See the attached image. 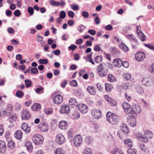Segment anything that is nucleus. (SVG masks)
Wrapping results in <instances>:
<instances>
[{
  "instance_id": "2f4dec72",
  "label": "nucleus",
  "mask_w": 154,
  "mask_h": 154,
  "mask_svg": "<svg viewBox=\"0 0 154 154\" xmlns=\"http://www.w3.org/2000/svg\"><path fill=\"white\" fill-rule=\"evenodd\" d=\"M139 149L143 152H145L147 150V148L146 145L142 143H140L139 146Z\"/></svg>"
},
{
  "instance_id": "8fccbe9b",
  "label": "nucleus",
  "mask_w": 154,
  "mask_h": 154,
  "mask_svg": "<svg viewBox=\"0 0 154 154\" xmlns=\"http://www.w3.org/2000/svg\"><path fill=\"white\" fill-rule=\"evenodd\" d=\"M124 77L126 80H130L131 78V74L128 73H126L124 74Z\"/></svg>"
},
{
  "instance_id": "6e6552de",
  "label": "nucleus",
  "mask_w": 154,
  "mask_h": 154,
  "mask_svg": "<svg viewBox=\"0 0 154 154\" xmlns=\"http://www.w3.org/2000/svg\"><path fill=\"white\" fill-rule=\"evenodd\" d=\"M70 109L67 105L64 104L60 106V112L62 114H68L69 112Z\"/></svg>"
},
{
  "instance_id": "de8ad7c7",
  "label": "nucleus",
  "mask_w": 154,
  "mask_h": 154,
  "mask_svg": "<svg viewBox=\"0 0 154 154\" xmlns=\"http://www.w3.org/2000/svg\"><path fill=\"white\" fill-rule=\"evenodd\" d=\"M136 90L139 94H142L144 92L143 88L140 86H137L136 88Z\"/></svg>"
},
{
  "instance_id": "cd10ccee",
  "label": "nucleus",
  "mask_w": 154,
  "mask_h": 154,
  "mask_svg": "<svg viewBox=\"0 0 154 154\" xmlns=\"http://www.w3.org/2000/svg\"><path fill=\"white\" fill-rule=\"evenodd\" d=\"M32 109L34 111L38 110L41 108V106L40 104L38 103H35L32 106Z\"/></svg>"
},
{
  "instance_id": "a19ab883",
  "label": "nucleus",
  "mask_w": 154,
  "mask_h": 154,
  "mask_svg": "<svg viewBox=\"0 0 154 154\" xmlns=\"http://www.w3.org/2000/svg\"><path fill=\"white\" fill-rule=\"evenodd\" d=\"M100 44L99 45H95L94 46V50L96 52H100L102 51V50L100 48Z\"/></svg>"
},
{
  "instance_id": "c03bdc74",
  "label": "nucleus",
  "mask_w": 154,
  "mask_h": 154,
  "mask_svg": "<svg viewBox=\"0 0 154 154\" xmlns=\"http://www.w3.org/2000/svg\"><path fill=\"white\" fill-rule=\"evenodd\" d=\"M17 119V115L15 114H14L9 118V120L12 123L15 122Z\"/></svg>"
},
{
  "instance_id": "338daca9",
  "label": "nucleus",
  "mask_w": 154,
  "mask_h": 154,
  "mask_svg": "<svg viewBox=\"0 0 154 154\" xmlns=\"http://www.w3.org/2000/svg\"><path fill=\"white\" fill-rule=\"evenodd\" d=\"M70 85L73 87H76L77 86V83L75 80H72L70 83Z\"/></svg>"
},
{
  "instance_id": "9d476101",
  "label": "nucleus",
  "mask_w": 154,
  "mask_h": 154,
  "mask_svg": "<svg viewBox=\"0 0 154 154\" xmlns=\"http://www.w3.org/2000/svg\"><path fill=\"white\" fill-rule=\"evenodd\" d=\"M145 57V54L143 52H139L135 54V58L136 60L139 62L142 61Z\"/></svg>"
},
{
  "instance_id": "ea45409f",
  "label": "nucleus",
  "mask_w": 154,
  "mask_h": 154,
  "mask_svg": "<svg viewBox=\"0 0 154 154\" xmlns=\"http://www.w3.org/2000/svg\"><path fill=\"white\" fill-rule=\"evenodd\" d=\"M103 58L100 56H97L94 59V61L97 63H99L102 61Z\"/></svg>"
},
{
  "instance_id": "473e14b6",
  "label": "nucleus",
  "mask_w": 154,
  "mask_h": 154,
  "mask_svg": "<svg viewBox=\"0 0 154 154\" xmlns=\"http://www.w3.org/2000/svg\"><path fill=\"white\" fill-rule=\"evenodd\" d=\"M119 47L124 52H127L129 50L128 48L124 43H122L119 45Z\"/></svg>"
},
{
  "instance_id": "393cba45",
  "label": "nucleus",
  "mask_w": 154,
  "mask_h": 154,
  "mask_svg": "<svg viewBox=\"0 0 154 154\" xmlns=\"http://www.w3.org/2000/svg\"><path fill=\"white\" fill-rule=\"evenodd\" d=\"M111 154H123L122 150L119 148H115L111 152Z\"/></svg>"
},
{
  "instance_id": "49530a36",
  "label": "nucleus",
  "mask_w": 154,
  "mask_h": 154,
  "mask_svg": "<svg viewBox=\"0 0 154 154\" xmlns=\"http://www.w3.org/2000/svg\"><path fill=\"white\" fill-rule=\"evenodd\" d=\"M80 113L78 112H75L72 114V118L74 119H77L79 118Z\"/></svg>"
},
{
  "instance_id": "f257e3e1",
  "label": "nucleus",
  "mask_w": 154,
  "mask_h": 154,
  "mask_svg": "<svg viewBox=\"0 0 154 154\" xmlns=\"http://www.w3.org/2000/svg\"><path fill=\"white\" fill-rule=\"evenodd\" d=\"M106 118L107 121L112 125L117 124L119 119V117L118 115L109 112L106 113Z\"/></svg>"
},
{
  "instance_id": "c756f323",
  "label": "nucleus",
  "mask_w": 154,
  "mask_h": 154,
  "mask_svg": "<svg viewBox=\"0 0 154 154\" xmlns=\"http://www.w3.org/2000/svg\"><path fill=\"white\" fill-rule=\"evenodd\" d=\"M54 154H66V152L62 148H58L54 151Z\"/></svg>"
},
{
  "instance_id": "f704fd0d",
  "label": "nucleus",
  "mask_w": 154,
  "mask_h": 154,
  "mask_svg": "<svg viewBox=\"0 0 154 154\" xmlns=\"http://www.w3.org/2000/svg\"><path fill=\"white\" fill-rule=\"evenodd\" d=\"M53 112V109L51 108H46L44 109L45 113L47 115H51Z\"/></svg>"
},
{
  "instance_id": "864d4df0",
  "label": "nucleus",
  "mask_w": 154,
  "mask_h": 154,
  "mask_svg": "<svg viewBox=\"0 0 154 154\" xmlns=\"http://www.w3.org/2000/svg\"><path fill=\"white\" fill-rule=\"evenodd\" d=\"M71 7L74 11H77L79 9V5L77 4H72L71 5Z\"/></svg>"
},
{
  "instance_id": "3c124183",
  "label": "nucleus",
  "mask_w": 154,
  "mask_h": 154,
  "mask_svg": "<svg viewBox=\"0 0 154 154\" xmlns=\"http://www.w3.org/2000/svg\"><path fill=\"white\" fill-rule=\"evenodd\" d=\"M38 62L41 64H46L48 63V60L46 59H40L38 60Z\"/></svg>"
},
{
  "instance_id": "e2e57ef3",
  "label": "nucleus",
  "mask_w": 154,
  "mask_h": 154,
  "mask_svg": "<svg viewBox=\"0 0 154 154\" xmlns=\"http://www.w3.org/2000/svg\"><path fill=\"white\" fill-rule=\"evenodd\" d=\"M9 114V113L7 110H0V114L1 115L7 116Z\"/></svg>"
},
{
  "instance_id": "5701e85b",
  "label": "nucleus",
  "mask_w": 154,
  "mask_h": 154,
  "mask_svg": "<svg viewBox=\"0 0 154 154\" xmlns=\"http://www.w3.org/2000/svg\"><path fill=\"white\" fill-rule=\"evenodd\" d=\"M134 114L137 113H139L141 112L140 107L138 105H134L132 106Z\"/></svg>"
},
{
  "instance_id": "4be33fe9",
  "label": "nucleus",
  "mask_w": 154,
  "mask_h": 154,
  "mask_svg": "<svg viewBox=\"0 0 154 154\" xmlns=\"http://www.w3.org/2000/svg\"><path fill=\"white\" fill-rule=\"evenodd\" d=\"M15 137L17 140H20L22 137L23 133L21 131L18 130L15 132L14 134Z\"/></svg>"
},
{
  "instance_id": "20e7f679",
  "label": "nucleus",
  "mask_w": 154,
  "mask_h": 154,
  "mask_svg": "<svg viewBox=\"0 0 154 154\" xmlns=\"http://www.w3.org/2000/svg\"><path fill=\"white\" fill-rule=\"evenodd\" d=\"M56 142L59 145H61L64 143L65 141V139L63 135L61 134H58L56 137L55 140Z\"/></svg>"
},
{
  "instance_id": "13d9d810",
  "label": "nucleus",
  "mask_w": 154,
  "mask_h": 154,
  "mask_svg": "<svg viewBox=\"0 0 154 154\" xmlns=\"http://www.w3.org/2000/svg\"><path fill=\"white\" fill-rule=\"evenodd\" d=\"M66 16V13L65 11H60V17L61 19H64Z\"/></svg>"
},
{
  "instance_id": "bf43d9fd",
  "label": "nucleus",
  "mask_w": 154,
  "mask_h": 154,
  "mask_svg": "<svg viewBox=\"0 0 154 154\" xmlns=\"http://www.w3.org/2000/svg\"><path fill=\"white\" fill-rule=\"evenodd\" d=\"M14 141H11L8 142V146L10 149H13L14 147Z\"/></svg>"
},
{
  "instance_id": "f03ea898",
  "label": "nucleus",
  "mask_w": 154,
  "mask_h": 154,
  "mask_svg": "<svg viewBox=\"0 0 154 154\" xmlns=\"http://www.w3.org/2000/svg\"><path fill=\"white\" fill-rule=\"evenodd\" d=\"M123 127L117 132V135L121 139L129 133V130L125 124H123Z\"/></svg>"
},
{
  "instance_id": "69168bd1",
  "label": "nucleus",
  "mask_w": 154,
  "mask_h": 154,
  "mask_svg": "<svg viewBox=\"0 0 154 154\" xmlns=\"http://www.w3.org/2000/svg\"><path fill=\"white\" fill-rule=\"evenodd\" d=\"M51 53L56 56L59 55L61 53V51L60 50H57L55 51H53Z\"/></svg>"
},
{
  "instance_id": "7ed1b4c3",
  "label": "nucleus",
  "mask_w": 154,
  "mask_h": 154,
  "mask_svg": "<svg viewBox=\"0 0 154 154\" xmlns=\"http://www.w3.org/2000/svg\"><path fill=\"white\" fill-rule=\"evenodd\" d=\"M32 140L35 144L36 145H39L43 143L44 139L41 135L37 134L33 136Z\"/></svg>"
},
{
  "instance_id": "6ab92c4d",
  "label": "nucleus",
  "mask_w": 154,
  "mask_h": 154,
  "mask_svg": "<svg viewBox=\"0 0 154 154\" xmlns=\"http://www.w3.org/2000/svg\"><path fill=\"white\" fill-rule=\"evenodd\" d=\"M113 63L114 65L117 67H121L122 65V61L120 59H115L113 61Z\"/></svg>"
},
{
  "instance_id": "e433bc0d",
  "label": "nucleus",
  "mask_w": 154,
  "mask_h": 154,
  "mask_svg": "<svg viewBox=\"0 0 154 154\" xmlns=\"http://www.w3.org/2000/svg\"><path fill=\"white\" fill-rule=\"evenodd\" d=\"M133 84L131 82H127L124 85L123 88L125 90L130 88L133 86Z\"/></svg>"
},
{
  "instance_id": "aec40b11",
  "label": "nucleus",
  "mask_w": 154,
  "mask_h": 154,
  "mask_svg": "<svg viewBox=\"0 0 154 154\" xmlns=\"http://www.w3.org/2000/svg\"><path fill=\"white\" fill-rule=\"evenodd\" d=\"M21 129L26 133H28L30 131V129L27 123H24L21 125Z\"/></svg>"
},
{
  "instance_id": "72a5a7b5",
  "label": "nucleus",
  "mask_w": 154,
  "mask_h": 154,
  "mask_svg": "<svg viewBox=\"0 0 154 154\" xmlns=\"http://www.w3.org/2000/svg\"><path fill=\"white\" fill-rule=\"evenodd\" d=\"M122 106L125 112H128L129 111L128 110L131 106L127 102L124 103L122 104Z\"/></svg>"
},
{
  "instance_id": "5fc2aeb1",
  "label": "nucleus",
  "mask_w": 154,
  "mask_h": 154,
  "mask_svg": "<svg viewBox=\"0 0 154 154\" xmlns=\"http://www.w3.org/2000/svg\"><path fill=\"white\" fill-rule=\"evenodd\" d=\"M143 45L145 46L148 48L149 49L154 50V45H153L150 44H144Z\"/></svg>"
},
{
  "instance_id": "c85d7f7f",
  "label": "nucleus",
  "mask_w": 154,
  "mask_h": 154,
  "mask_svg": "<svg viewBox=\"0 0 154 154\" xmlns=\"http://www.w3.org/2000/svg\"><path fill=\"white\" fill-rule=\"evenodd\" d=\"M87 90L88 92L91 94L94 95L95 94V90L92 86H88Z\"/></svg>"
},
{
  "instance_id": "2eb2a0df",
  "label": "nucleus",
  "mask_w": 154,
  "mask_h": 154,
  "mask_svg": "<svg viewBox=\"0 0 154 154\" xmlns=\"http://www.w3.org/2000/svg\"><path fill=\"white\" fill-rule=\"evenodd\" d=\"M104 98L106 101L109 103L112 106H115L116 105V102L114 100L110 97L108 95H105Z\"/></svg>"
},
{
  "instance_id": "7c9ffc66",
  "label": "nucleus",
  "mask_w": 154,
  "mask_h": 154,
  "mask_svg": "<svg viewBox=\"0 0 154 154\" xmlns=\"http://www.w3.org/2000/svg\"><path fill=\"white\" fill-rule=\"evenodd\" d=\"M140 32L137 34V35L140 39L143 42L146 40V36L145 35L141 32V30H139Z\"/></svg>"
},
{
  "instance_id": "dca6fc26",
  "label": "nucleus",
  "mask_w": 154,
  "mask_h": 154,
  "mask_svg": "<svg viewBox=\"0 0 154 154\" xmlns=\"http://www.w3.org/2000/svg\"><path fill=\"white\" fill-rule=\"evenodd\" d=\"M128 122L130 125L132 127H135L137 125L136 119L135 117L134 116H132L129 118Z\"/></svg>"
},
{
  "instance_id": "c9c22d12",
  "label": "nucleus",
  "mask_w": 154,
  "mask_h": 154,
  "mask_svg": "<svg viewBox=\"0 0 154 154\" xmlns=\"http://www.w3.org/2000/svg\"><path fill=\"white\" fill-rule=\"evenodd\" d=\"M144 134H145L146 137L149 138H152L153 137V134L152 132L148 130H146Z\"/></svg>"
},
{
  "instance_id": "4468645a",
  "label": "nucleus",
  "mask_w": 154,
  "mask_h": 154,
  "mask_svg": "<svg viewBox=\"0 0 154 154\" xmlns=\"http://www.w3.org/2000/svg\"><path fill=\"white\" fill-rule=\"evenodd\" d=\"M137 137L138 140L140 141L143 142L144 143H147L148 141V140L146 137L142 134L139 133L137 135Z\"/></svg>"
},
{
  "instance_id": "423d86ee",
  "label": "nucleus",
  "mask_w": 154,
  "mask_h": 154,
  "mask_svg": "<svg viewBox=\"0 0 154 154\" xmlns=\"http://www.w3.org/2000/svg\"><path fill=\"white\" fill-rule=\"evenodd\" d=\"M103 64H100L98 66L97 71L99 75L101 77H103L107 74V70L105 69L103 67Z\"/></svg>"
},
{
  "instance_id": "58836bf2",
  "label": "nucleus",
  "mask_w": 154,
  "mask_h": 154,
  "mask_svg": "<svg viewBox=\"0 0 154 154\" xmlns=\"http://www.w3.org/2000/svg\"><path fill=\"white\" fill-rule=\"evenodd\" d=\"M125 143L127 145V146L130 147L132 146L133 145V143L130 139H127L125 140Z\"/></svg>"
},
{
  "instance_id": "052dcab7",
  "label": "nucleus",
  "mask_w": 154,
  "mask_h": 154,
  "mask_svg": "<svg viewBox=\"0 0 154 154\" xmlns=\"http://www.w3.org/2000/svg\"><path fill=\"white\" fill-rule=\"evenodd\" d=\"M97 86L98 90L100 91H102L103 90V88L102 85L100 83H97Z\"/></svg>"
},
{
  "instance_id": "603ef678",
  "label": "nucleus",
  "mask_w": 154,
  "mask_h": 154,
  "mask_svg": "<svg viewBox=\"0 0 154 154\" xmlns=\"http://www.w3.org/2000/svg\"><path fill=\"white\" fill-rule=\"evenodd\" d=\"M26 146L27 149L30 152H31L32 151V148L31 143L30 142H27L26 144Z\"/></svg>"
},
{
  "instance_id": "f8f14e48",
  "label": "nucleus",
  "mask_w": 154,
  "mask_h": 154,
  "mask_svg": "<svg viewBox=\"0 0 154 154\" xmlns=\"http://www.w3.org/2000/svg\"><path fill=\"white\" fill-rule=\"evenodd\" d=\"M63 100V97L60 95H58L54 97L53 99L54 103L57 104H60Z\"/></svg>"
},
{
  "instance_id": "680f3d73",
  "label": "nucleus",
  "mask_w": 154,
  "mask_h": 154,
  "mask_svg": "<svg viewBox=\"0 0 154 154\" xmlns=\"http://www.w3.org/2000/svg\"><path fill=\"white\" fill-rule=\"evenodd\" d=\"M27 11L30 16H32L33 14L34 10L32 7H28Z\"/></svg>"
},
{
  "instance_id": "6e6d98bb",
  "label": "nucleus",
  "mask_w": 154,
  "mask_h": 154,
  "mask_svg": "<svg viewBox=\"0 0 154 154\" xmlns=\"http://www.w3.org/2000/svg\"><path fill=\"white\" fill-rule=\"evenodd\" d=\"M26 86L27 87H30L32 85V82L29 80L27 79L25 81Z\"/></svg>"
},
{
  "instance_id": "412c9836",
  "label": "nucleus",
  "mask_w": 154,
  "mask_h": 154,
  "mask_svg": "<svg viewBox=\"0 0 154 154\" xmlns=\"http://www.w3.org/2000/svg\"><path fill=\"white\" fill-rule=\"evenodd\" d=\"M59 126L60 129L65 130L67 128V123L65 121H60L59 122Z\"/></svg>"
},
{
  "instance_id": "09e8293b",
  "label": "nucleus",
  "mask_w": 154,
  "mask_h": 154,
  "mask_svg": "<svg viewBox=\"0 0 154 154\" xmlns=\"http://www.w3.org/2000/svg\"><path fill=\"white\" fill-rule=\"evenodd\" d=\"M137 152V150L135 149H129L128 150V154H136Z\"/></svg>"
},
{
  "instance_id": "a211bd4d",
  "label": "nucleus",
  "mask_w": 154,
  "mask_h": 154,
  "mask_svg": "<svg viewBox=\"0 0 154 154\" xmlns=\"http://www.w3.org/2000/svg\"><path fill=\"white\" fill-rule=\"evenodd\" d=\"M7 150L6 145L5 142L3 140H0V152L4 153Z\"/></svg>"
},
{
  "instance_id": "0eeeda50",
  "label": "nucleus",
  "mask_w": 154,
  "mask_h": 154,
  "mask_svg": "<svg viewBox=\"0 0 154 154\" xmlns=\"http://www.w3.org/2000/svg\"><path fill=\"white\" fill-rule=\"evenodd\" d=\"M91 113L92 116L96 119H99L101 117V112L99 109H92L91 110Z\"/></svg>"
},
{
  "instance_id": "9b49d317",
  "label": "nucleus",
  "mask_w": 154,
  "mask_h": 154,
  "mask_svg": "<svg viewBox=\"0 0 154 154\" xmlns=\"http://www.w3.org/2000/svg\"><path fill=\"white\" fill-rule=\"evenodd\" d=\"M79 109L80 112L82 113H85L88 110V106L84 104H80L78 105Z\"/></svg>"
},
{
  "instance_id": "39448f33",
  "label": "nucleus",
  "mask_w": 154,
  "mask_h": 154,
  "mask_svg": "<svg viewBox=\"0 0 154 154\" xmlns=\"http://www.w3.org/2000/svg\"><path fill=\"white\" fill-rule=\"evenodd\" d=\"M82 137L79 135H77L73 139V143L75 146L78 147L82 144Z\"/></svg>"
},
{
  "instance_id": "4c0bfd02",
  "label": "nucleus",
  "mask_w": 154,
  "mask_h": 154,
  "mask_svg": "<svg viewBox=\"0 0 154 154\" xmlns=\"http://www.w3.org/2000/svg\"><path fill=\"white\" fill-rule=\"evenodd\" d=\"M108 80L111 82H113L116 81V78L111 74H109L108 75Z\"/></svg>"
},
{
  "instance_id": "774afa93",
  "label": "nucleus",
  "mask_w": 154,
  "mask_h": 154,
  "mask_svg": "<svg viewBox=\"0 0 154 154\" xmlns=\"http://www.w3.org/2000/svg\"><path fill=\"white\" fill-rule=\"evenodd\" d=\"M149 70L151 73H154V62L151 65L150 67Z\"/></svg>"
},
{
  "instance_id": "79ce46f5",
  "label": "nucleus",
  "mask_w": 154,
  "mask_h": 154,
  "mask_svg": "<svg viewBox=\"0 0 154 154\" xmlns=\"http://www.w3.org/2000/svg\"><path fill=\"white\" fill-rule=\"evenodd\" d=\"M74 133V130L72 128H70L69 129L68 133V136L69 137H72L73 136Z\"/></svg>"
},
{
  "instance_id": "0e129e2a",
  "label": "nucleus",
  "mask_w": 154,
  "mask_h": 154,
  "mask_svg": "<svg viewBox=\"0 0 154 154\" xmlns=\"http://www.w3.org/2000/svg\"><path fill=\"white\" fill-rule=\"evenodd\" d=\"M85 28V26L83 25H81L78 28V30L80 32H83Z\"/></svg>"
},
{
  "instance_id": "a18cd8bd",
  "label": "nucleus",
  "mask_w": 154,
  "mask_h": 154,
  "mask_svg": "<svg viewBox=\"0 0 154 154\" xmlns=\"http://www.w3.org/2000/svg\"><path fill=\"white\" fill-rule=\"evenodd\" d=\"M23 95V93L22 91L18 90L16 93V96L18 98L22 97Z\"/></svg>"
},
{
  "instance_id": "bb28decb",
  "label": "nucleus",
  "mask_w": 154,
  "mask_h": 154,
  "mask_svg": "<svg viewBox=\"0 0 154 154\" xmlns=\"http://www.w3.org/2000/svg\"><path fill=\"white\" fill-rule=\"evenodd\" d=\"M85 143L88 144H92L93 141V139L92 137L91 136H87L85 138Z\"/></svg>"
},
{
  "instance_id": "4d7b16f0",
  "label": "nucleus",
  "mask_w": 154,
  "mask_h": 154,
  "mask_svg": "<svg viewBox=\"0 0 154 154\" xmlns=\"http://www.w3.org/2000/svg\"><path fill=\"white\" fill-rule=\"evenodd\" d=\"M13 109V108L12 105L9 104L7 105L6 110L9 113L12 111Z\"/></svg>"
},
{
  "instance_id": "f3484780",
  "label": "nucleus",
  "mask_w": 154,
  "mask_h": 154,
  "mask_svg": "<svg viewBox=\"0 0 154 154\" xmlns=\"http://www.w3.org/2000/svg\"><path fill=\"white\" fill-rule=\"evenodd\" d=\"M40 130L42 132H46L48 130V126L47 124L44 122L40 123L38 126Z\"/></svg>"
},
{
  "instance_id": "37998d69",
  "label": "nucleus",
  "mask_w": 154,
  "mask_h": 154,
  "mask_svg": "<svg viewBox=\"0 0 154 154\" xmlns=\"http://www.w3.org/2000/svg\"><path fill=\"white\" fill-rule=\"evenodd\" d=\"M83 154H92V151L90 148H86L84 150Z\"/></svg>"
},
{
  "instance_id": "a878e982",
  "label": "nucleus",
  "mask_w": 154,
  "mask_h": 154,
  "mask_svg": "<svg viewBox=\"0 0 154 154\" xmlns=\"http://www.w3.org/2000/svg\"><path fill=\"white\" fill-rule=\"evenodd\" d=\"M105 89L106 91L109 92L113 88V86L112 85L106 83L105 84Z\"/></svg>"
},
{
  "instance_id": "1a4fd4ad",
  "label": "nucleus",
  "mask_w": 154,
  "mask_h": 154,
  "mask_svg": "<svg viewBox=\"0 0 154 154\" xmlns=\"http://www.w3.org/2000/svg\"><path fill=\"white\" fill-rule=\"evenodd\" d=\"M142 82L146 86H150V83L151 82V79L149 75H146L143 77Z\"/></svg>"
},
{
  "instance_id": "b1692460",
  "label": "nucleus",
  "mask_w": 154,
  "mask_h": 154,
  "mask_svg": "<svg viewBox=\"0 0 154 154\" xmlns=\"http://www.w3.org/2000/svg\"><path fill=\"white\" fill-rule=\"evenodd\" d=\"M69 104L72 107H73L77 105V102L75 98H70L69 100Z\"/></svg>"
},
{
  "instance_id": "ddd939ff",
  "label": "nucleus",
  "mask_w": 154,
  "mask_h": 154,
  "mask_svg": "<svg viewBox=\"0 0 154 154\" xmlns=\"http://www.w3.org/2000/svg\"><path fill=\"white\" fill-rule=\"evenodd\" d=\"M31 117L30 113L28 111L24 110L22 112L21 118L23 120L29 119Z\"/></svg>"
}]
</instances>
